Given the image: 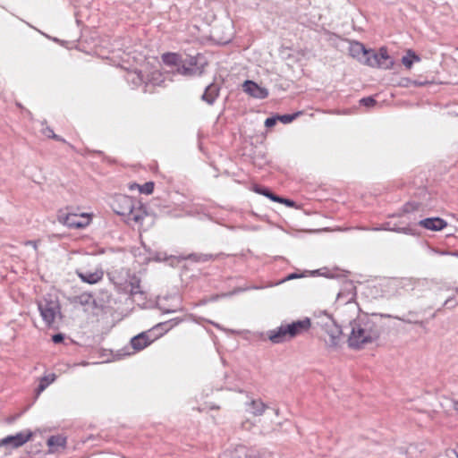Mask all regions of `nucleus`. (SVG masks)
Returning <instances> with one entry per match:
<instances>
[{"instance_id": "nucleus-13", "label": "nucleus", "mask_w": 458, "mask_h": 458, "mask_svg": "<svg viewBox=\"0 0 458 458\" xmlns=\"http://www.w3.org/2000/svg\"><path fill=\"white\" fill-rule=\"evenodd\" d=\"M418 225L430 231H441L447 226L446 221L440 217H428L419 221Z\"/></svg>"}, {"instance_id": "nucleus-30", "label": "nucleus", "mask_w": 458, "mask_h": 458, "mask_svg": "<svg viewBox=\"0 0 458 458\" xmlns=\"http://www.w3.org/2000/svg\"><path fill=\"white\" fill-rule=\"evenodd\" d=\"M140 193L150 194L154 191V183L152 182H145L142 185L135 184Z\"/></svg>"}, {"instance_id": "nucleus-32", "label": "nucleus", "mask_w": 458, "mask_h": 458, "mask_svg": "<svg viewBox=\"0 0 458 458\" xmlns=\"http://www.w3.org/2000/svg\"><path fill=\"white\" fill-rule=\"evenodd\" d=\"M190 259L196 262H206L209 259H213V255L211 254H191Z\"/></svg>"}, {"instance_id": "nucleus-19", "label": "nucleus", "mask_w": 458, "mask_h": 458, "mask_svg": "<svg viewBox=\"0 0 458 458\" xmlns=\"http://www.w3.org/2000/svg\"><path fill=\"white\" fill-rule=\"evenodd\" d=\"M219 87L217 84H209L201 96V99L208 105H213L219 95Z\"/></svg>"}, {"instance_id": "nucleus-28", "label": "nucleus", "mask_w": 458, "mask_h": 458, "mask_svg": "<svg viewBox=\"0 0 458 458\" xmlns=\"http://www.w3.org/2000/svg\"><path fill=\"white\" fill-rule=\"evenodd\" d=\"M55 379V374H50L40 378L39 384L37 387V394H39L43 392L52 382Z\"/></svg>"}, {"instance_id": "nucleus-50", "label": "nucleus", "mask_w": 458, "mask_h": 458, "mask_svg": "<svg viewBox=\"0 0 458 458\" xmlns=\"http://www.w3.org/2000/svg\"><path fill=\"white\" fill-rule=\"evenodd\" d=\"M174 311H175V310H165V312L171 313V312H174Z\"/></svg>"}, {"instance_id": "nucleus-18", "label": "nucleus", "mask_w": 458, "mask_h": 458, "mask_svg": "<svg viewBox=\"0 0 458 458\" xmlns=\"http://www.w3.org/2000/svg\"><path fill=\"white\" fill-rule=\"evenodd\" d=\"M78 276L81 279L82 282L93 284L99 282L104 276V273L101 269H96L94 272L85 271V272H77Z\"/></svg>"}, {"instance_id": "nucleus-22", "label": "nucleus", "mask_w": 458, "mask_h": 458, "mask_svg": "<svg viewBox=\"0 0 458 458\" xmlns=\"http://www.w3.org/2000/svg\"><path fill=\"white\" fill-rule=\"evenodd\" d=\"M428 280L426 278H402L399 284L406 291L415 290V284H428Z\"/></svg>"}, {"instance_id": "nucleus-1", "label": "nucleus", "mask_w": 458, "mask_h": 458, "mask_svg": "<svg viewBox=\"0 0 458 458\" xmlns=\"http://www.w3.org/2000/svg\"><path fill=\"white\" fill-rule=\"evenodd\" d=\"M351 333L348 344L351 348L360 349L364 344L372 343L379 337L377 326L371 319L359 318L350 323Z\"/></svg>"}, {"instance_id": "nucleus-24", "label": "nucleus", "mask_w": 458, "mask_h": 458, "mask_svg": "<svg viewBox=\"0 0 458 458\" xmlns=\"http://www.w3.org/2000/svg\"><path fill=\"white\" fill-rule=\"evenodd\" d=\"M177 72L183 76H193L200 74L201 71L199 67H191L186 62H182L177 67Z\"/></svg>"}, {"instance_id": "nucleus-17", "label": "nucleus", "mask_w": 458, "mask_h": 458, "mask_svg": "<svg viewBox=\"0 0 458 458\" xmlns=\"http://www.w3.org/2000/svg\"><path fill=\"white\" fill-rule=\"evenodd\" d=\"M266 409H267V406L261 399H252L246 403V411L253 416H261Z\"/></svg>"}, {"instance_id": "nucleus-4", "label": "nucleus", "mask_w": 458, "mask_h": 458, "mask_svg": "<svg viewBox=\"0 0 458 458\" xmlns=\"http://www.w3.org/2000/svg\"><path fill=\"white\" fill-rule=\"evenodd\" d=\"M360 63L370 67H378L383 69H389L393 65V61L388 55L387 50L384 47L380 48L378 53L372 49H368L366 57H363Z\"/></svg>"}, {"instance_id": "nucleus-37", "label": "nucleus", "mask_w": 458, "mask_h": 458, "mask_svg": "<svg viewBox=\"0 0 458 458\" xmlns=\"http://www.w3.org/2000/svg\"><path fill=\"white\" fill-rule=\"evenodd\" d=\"M253 191L256 193L261 194V195L266 196V197H267L268 193L270 192L268 188L262 187V186L258 185V184H255L253 186Z\"/></svg>"}, {"instance_id": "nucleus-42", "label": "nucleus", "mask_w": 458, "mask_h": 458, "mask_svg": "<svg viewBox=\"0 0 458 458\" xmlns=\"http://www.w3.org/2000/svg\"><path fill=\"white\" fill-rule=\"evenodd\" d=\"M64 336L63 334H56L52 336V340L55 344H60L64 341Z\"/></svg>"}, {"instance_id": "nucleus-35", "label": "nucleus", "mask_w": 458, "mask_h": 458, "mask_svg": "<svg viewBox=\"0 0 458 458\" xmlns=\"http://www.w3.org/2000/svg\"><path fill=\"white\" fill-rule=\"evenodd\" d=\"M360 105L364 106H367V107H371V106H374L376 105V100L374 99V98L372 97H367V98H363L360 100Z\"/></svg>"}, {"instance_id": "nucleus-7", "label": "nucleus", "mask_w": 458, "mask_h": 458, "mask_svg": "<svg viewBox=\"0 0 458 458\" xmlns=\"http://www.w3.org/2000/svg\"><path fill=\"white\" fill-rule=\"evenodd\" d=\"M135 204L136 199L127 195L119 194L114 197L112 208L117 215L126 217L129 213H131Z\"/></svg>"}, {"instance_id": "nucleus-14", "label": "nucleus", "mask_w": 458, "mask_h": 458, "mask_svg": "<svg viewBox=\"0 0 458 458\" xmlns=\"http://www.w3.org/2000/svg\"><path fill=\"white\" fill-rule=\"evenodd\" d=\"M153 341L154 338H151L148 332H142L131 338V345L135 352H139L146 348Z\"/></svg>"}, {"instance_id": "nucleus-31", "label": "nucleus", "mask_w": 458, "mask_h": 458, "mask_svg": "<svg viewBox=\"0 0 458 458\" xmlns=\"http://www.w3.org/2000/svg\"><path fill=\"white\" fill-rule=\"evenodd\" d=\"M435 458H458V444L453 449H448L445 454H439Z\"/></svg>"}, {"instance_id": "nucleus-52", "label": "nucleus", "mask_w": 458, "mask_h": 458, "mask_svg": "<svg viewBox=\"0 0 458 458\" xmlns=\"http://www.w3.org/2000/svg\"><path fill=\"white\" fill-rule=\"evenodd\" d=\"M441 310H442L441 308L437 309V312L441 311Z\"/></svg>"}, {"instance_id": "nucleus-8", "label": "nucleus", "mask_w": 458, "mask_h": 458, "mask_svg": "<svg viewBox=\"0 0 458 458\" xmlns=\"http://www.w3.org/2000/svg\"><path fill=\"white\" fill-rule=\"evenodd\" d=\"M32 436L33 433L30 430L21 431L15 435L7 436L0 440V446L11 449L18 448L30 441Z\"/></svg>"}, {"instance_id": "nucleus-40", "label": "nucleus", "mask_w": 458, "mask_h": 458, "mask_svg": "<svg viewBox=\"0 0 458 458\" xmlns=\"http://www.w3.org/2000/svg\"><path fill=\"white\" fill-rule=\"evenodd\" d=\"M277 121V116L267 117L265 121V125L267 128L273 127Z\"/></svg>"}, {"instance_id": "nucleus-48", "label": "nucleus", "mask_w": 458, "mask_h": 458, "mask_svg": "<svg viewBox=\"0 0 458 458\" xmlns=\"http://www.w3.org/2000/svg\"><path fill=\"white\" fill-rule=\"evenodd\" d=\"M428 284H429V283L428 284H415V290L416 289H422V288L428 287Z\"/></svg>"}, {"instance_id": "nucleus-10", "label": "nucleus", "mask_w": 458, "mask_h": 458, "mask_svg": "<svg viewBox=\"0 0 458 458\" xmlns=\"http://www.w3.org/2000/svg\"><path fill=\"white\" fill-rule=\"evenodd\" d=\"M288 328V333L291 336V338H294L297 335H302L303 333L307 332L310 327V319L308 318H305L304 319L296 320L292 323L286 324Z\"/></svg>"}, {"instance_id": "nucleus-16", "label": "nucleus", "mask_w": 458, "mask_h": 458, "mask_svg": "<svg viewBox=\"0 0 458 458\" xmlns=\"http://www.w3.org/2000/svg\"><path fill=\"white\" fill-rule=\"evenodd\" d=\"M147 216L145 207L138 200H136V204L133 205V209L131 213H129L126 216L127 221L134 222L136 224H141L144 217Z\"/></svg>"}, {"instance_id": "nucleus-47", "label": "nucleus", "mask_w": 458, "mask_h": 458, "mask_svg": "<svg viewBox=\"0 0 458 458\" xmlns=\"http://www.w3.org/2000/svg\"><path fill=\"white\" fill-rule=\"evenodd\" d=\"M25 245H30L34 248V250L38 249V244H37V242H35V241H27L25 242Z\"/></svg>"}, {"instance_id": "nucleus-9", "label": "nucleus", "mask_w": 458, "mask_h": 458, "mask_svg": "<svg viewBox=\"0 0 458 458\" xmlns=\"http://www.w3.org/2000/svg\"><path fill=\"white\" fill-rule=\"evenodd\" d=\"M356 298V287L351 281H345L337 293L336 301L341 304L352 302Z\"/></svg>"}, {"instance_id": "nucleus-46", "label": "nucleus", "mask_w": 458, "mask_h": 458, "mask_svg": "<svg viewBox=\"0 0 458 458\" xmlns=\"http://www.w3.org/2000/svg\"><path fill=\"white\" fill-rule=\"evenodd\" d=\"M267 198L270 199L271 200H273L275 202H278V203L281 200V197L280 196H277V195L274 194L271 191L268 193Z\"/></svg>"}, {"instance_id": "nucleus-6", "label": "nucleus", "mask_w": 458, "mask_h": 458, "mask_svg": "<svg viewBox=\"0 0 458 458\" xmlns=\"http://www.w3.org/2000/svg\"><path fill=\"white\" fill-rule=\"evenodd\" d=\"M59 223L68 226L69 228H84L89 222L90 217L87 214H72L60 212L57 216Z\"/></svg>"}, {"instance_id": "nucleus-26", "label": "nucleus", "mask_w": 458, "mask_h": 458, "mask_svg": "<svg viewBox=\"0 0 458 458\" xmlns=\"http://www.w3.org/2000/svg\"><path fill=\"white\" fill-rule=\"evenodd\" d=\"M73 303L82 307H86L93 305L95 303V300L91 294L85 293L74 297Z\"/></svg>"}, {"instance_id": "nucleus-38", "label": "nucleus", "mask_w": 458, "mask_h": 458, "mask_svg": "<svg viewBox=\"0 0 458 458\" xmlns=\"http://www.w3.org/2000/svg\"><path fill=\"white\" fill-rule=\"evenodd\" d=\"M419 205L417 203H406L403 208V213H410L415 209H417Z\"/></svg>"}, {"instance_id": "nucleus-27", "label": "nucleus", "mask_w": 458, "mask_h": 458, "mask_svg": "<svg viewBox=\"0 0 458 458\" xmlns=\"http://www.w3.org/2000/svg\"><path fill=\"white\" fill-rule=\"evenodd\" d=\"M162 61L166 65H178L182 63L181 55L176 53H165L162 55Z\"/></svg>"}, {"instance_id": "nucleus-51", "label": "nucleus", "mask_w": 458, "mask_h": 458, "mask_svg": "<svg viewBox=\"0 0 458 458\" xmlns=\"http://www.w3.org/2000/svg\"><path fill=\"white\" fill-rule=\"evenodd\" d=\"M455 293H458V287L454 289Z\"/></svg>"}, {"instance_id": "nucleus-44", "label": "nucleus", "mask_w": 458, "mask_h": 458, "mask_svg": "<svg viewBox=\"0 0 458 458\" xmlns=\"http://www.w3.org/2000/svg\"><path fill=\"white\" fill-rule=\"evenodd\" d=\"M191 67H198V58L196 56H191L188 61H185Z\"/></svg>"}, {"instance_id": "nucleus-21", "label": "nucleus", "mask_w": 458, "mask_h": 458, "mask_svg": "<svg viewBox=\"0 0 458 458\" xmlns=\"http://www.w3.org/2000/svg\"><path fill=\"white\" fill-rule=\"evenodd\" d=\"M349 51L351 55L360 62H361L363 57H366V54H368V49L365 46L358 41L351 43Z\"/></svg>"}, {"instance_id": "nucleus-43", "label": "nucleus", "mask_w": 458, "mask_h": 458, "mask_svg": "<svg viewBox=\"0 0 458 458\" xmlns=\"http://www.w3.org/2000/svg\"><path fill=\"white\" fill-rule=\"evenodd\" d=\"M279 203H283L287 207H294L295 206V202L293 200L289 199H284L282 197H281V200L279 201Z\"/></svg>"}, {"instance_id": "nucleus-49", "label": "nucleus", "mask_w": 458, "mask_h": 458, "mask_svg": "<svg viewBox=\"0 0 458 458\" xmlns=\"http://www.w3.org/2000/svg\"><path fill=\"white\" fill-rule=\"evenodd\" d=\"M135 184H136V183L131 184V187H130V189H131V190L136 189V188H137V186H135Z\"/></svg>"}, {"instance_id": "nucleus-2", "label": "nucleus", "mask_w": 458, "mask_h": 458, "mask_svg": "<svg viewBox=\"0 0 458 458\" xmlns=\"http://www.w3.org/2000/svg\"><path fill=\"white\" fill-rule=\"evenodd\" d=\"M317 325L324 332L323 338L329 347H336L342 339L343 331L340 326L327 313L323 312L318 317Z\"/></svg>"}, {"instance_id": "nucleus-45", "label": "nucleus", "mask_w": 458, "mask_h": 458, "mask_svg": "<svg viewBox=\"0 0 458 458\" xmlns=\"http://www.w3.org/2000/svg\"><path fill=\"white\" fill-rule=\"evenodd\" d=\"M301 275H298V274H295V273H293V274H290L288 275L285 278H284L283 280H281L280 283H284V282H286V281H289V280H293V279H295V278H299L301 277Z\"/></svg>"}, {"instance_id": "nucleus-36", "label": "nucleus", "mask_w": 458, "mask_h": 458, "mask_svg": "<svg viewBox=\"0 0 458 458\" xmlns=\"http://www.w3.org/2000/svg\"><path fill=\"white\" fill-rule=\"evenodd\" d=\"M458 305V302L454 301V296L448 297L445 302L443 303V307H445L449 310L454 309Z\"/></svg>"}, {"instance_id": "nucleus-39", "label": "nucleus", "mask_w": 458, "mask_h": 458, "mask_svg": "<svg viewBox=\"0 0 458 458\" xmlns=\"http://www.w3.org/2000/svg\"><path fill=\"white\" fill-rule=\"evenodd\" d=\"M117 272H112V273H109V277L110 279L114 282V284L116 285H123V280L120 279L117 276H116Z\"/></svg>"}, {"instance_id": "nucleus-15", "label": "nucleus", "mask_w": 458, "mask_h": 458, "mask_svg": "<svg viewBox=\"0 0 458 458\" xmlns=\"http://www.w3.org/2000/svg\"><path fill=\"white\" fill-rule=\"evenodd\" d=\"M124 272L126 276L125 283H128L130 287L129 293L131 296L143 295L144 293L140 290V280L135 275H130L128 270L122 269L121 273Z\"/></svg>"}, {"instance_id": "nucleus-11", "label": "nucleus", "mask_w": 458, "mask_h": 458, "mask_svg": "<svg viewBox=\"0 0 458 458\" xmlns=\"http://www.w3.org/2000/svg\"><path fill=\"white\" fill-rule=\"evenodd\" d=\"M267 337L273 344H281L292 339L286 324H281L278 327L269 330Z\"/></svg>"}, {"instance_id": "nucleus-3", "label": "nucleus", "mask_w": 458, "mask_h": 458, "mask_svg": "<svg viewBox=\"0 0 458 458\" xmlns=\"http://www.w3.org/2000/svg\"><path fill=\"white\" fill-rule=\"evenodd\" d=\"M37 303L40 316L47 327H53L55 320L62 318L60 303L56 298L45 296Z\"/></svg>"}, {"instance_id": "nucleus-12", "label": "nucleus", "mask_w": 458, "mask_h": 458, "mask_svg": "<svg viewBox=\"0 0 458 458\" xmlns=\"http://www.w3.org/2000/svg\"><path fill=\"white\" fill-rule=\"evenodd\" d=\"M243 90L252 98L264 99L268 96V90L252 81H246L243 83Z\"/></svg>"}, {"instance_id": "nucleus-5", "label": "nucleus", "mask_w": 458, "mask_h": 458, "mask_svg": "<svg viewBox=\"0 0 458 458\" xmlns=\"http://www.w3.org/2000/svg\"><path fill=\"white\" fill-rule=\"evenodd\" d=\"M160 77L161 74L158 71L152 72L150 76H148L147 78L140 71L137 70L130 71L125 75L127 82L131 84L133 87H140V85L145 84V92L148 90L147 87L148 84L157 85V81Z\"/></svg>"}, {"instance_id": "nucleus-23", "label": "nucleus", "mask_w": 458, "mask_h": 458, "mask_svg": "<svg viewBox=\"0 0 458 458\" xmlns=\"http://www.w3.org/2000/svg\"><path fill=\"white\" fill-rule=\"evenodd\" d=\"M199 213V208L193 205H190L188 203H183L178 206V208L172 215L174 217H181L184 215L193 216Z\"/></svg>"}, {"instance_id": "nucleus-41", "label": "nucleus", "mask_w": 458, "mask_h": 458, "mask_svg": "<svg viewBox=\"0 0 458 458\" xmlns=\"http://www.w3.org/2000/svg\"><path fill=\"white\" fill-rule=\"evenodd\" d=\"M395 318L398 319V320H401L403 322H405V323H415V324H418L420 326L423 325L422 321L412 320L411 318H401V317H395Z\"/></svg>"}, {"instance_id": "nucleus-29", "label": "nucleus", "mask_w": 458, "mask_h": 458, "mask_svg": "<svg viewBox=\"0 0 458 458\" xmlns=\"http://www.w3.org/2000/svg\"><path fill=\"white\" fill-rule=\"evenodd\" d=\"M418 61H420V57L411 50H409L407 55L402 58V64L408 69L411 68L413 62Z\"/></svg>"}, {"instance_id": "nucleus-25", "label": "nucleus", "mask_w": 458, "mask_h": 458, "mask_svg": "<svg viewBox=\"0 0 458 458\" xmlns=\"http://www.w3.org/2000/svg\"><path fill=\"white\" fill-rule=\"evenodd\" d=\"M66 444V438L63 436H52L47 439V445L51 451H55L58 447H64Z\"/></svg>"}, {"instance_id": "nucleus-34", "label": "nucleus", "mask_w": 458, "mask_h": 458, "mask_svg": "<svg viewBox=\"0 0 458 458\" xmlns=\"http://www.w3.org/2000/svg\"><path fill=\"white\" fill-rule=\"evenodd\" d=\"M43 133L48 137V138H52L54 140H60V141H64V139H62L60 136L56 135L53 130L49 127H47L43 130Z\"/></svg>"}, {"instance_id": "nucleus-33", "label": "nucleus", "mask_w": 458, "mask_h": 458, "mask_svg": "<svg viewBox=\"0 0 458 458\" xmlns=\"http://www.w3.org/2000/svg\"><path fill=\"white\" fill-rule=\"evenodd\" d=\"M298 115H299V113H295L293 114L277 115V119H278V121L286 124V123L293 122Z\"/></svg>"}, {"instance_id": "nucleus-20", "label": "nucleus", "mask_w": 458, "mask_h": 458, "mask_svg": "<svg viewBox=\"0 0 458 458\" xmlns=\"http://www.w3.org/2000/svg\"><path fill=\"white\" fill-rule=\"evenodd\" d=\"M357 228L360 229V230H369V228H366V227H357ZM370 230L371 231L387 230V231H394V232H397V233H403L405 234H411V235L416 234L415 230L410 226L397 227L394 225V226L391 227L390 223L384 224L382 225V227H373Z\"/></svg>"}]
</instances>
